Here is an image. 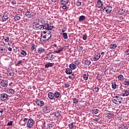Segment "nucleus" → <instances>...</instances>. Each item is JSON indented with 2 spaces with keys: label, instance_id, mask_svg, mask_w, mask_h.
<instances>
[{
  "label": "nucleus",
  "instance_id": "1",
  "mask_svg": "<svg viewBox=\"0 0 129 129\" xmlns=\"http://www.w3.org/2000/svg\"><path fill=\"white\" fill-rule=\"evenodd\" d=\"M112 101L115 104L119 105L122 102L123 98L119 96H116L113 97Z\"/></svg>",
  "mask_w": 129,
  "mask_h": 129
},
{
  "label": "nucleus",
  "instance_id": "2",
  "mask_svg": "<svg viewBox=\"0 0 129 129\" xmlns=\"http://www.w3.org/2000/svg\"><path fill=\"white\" fill-rule=\"evenodd\" d=\"M54 26H53L52 24H49V23L46 21V22L44 23V24H43L42 25V31H43V30H48V31H51V30H52V29H53Z\"/></svg>",
  "mask_w": 129,
  "mask_h": 129
},
{
  "label": "nucleus",
  "instance_id": "3",
  "mask_svg": "<svg viewBox=\"0 0 129 129\" xmlns=\"http://www.w3.org/2000/svg\"><path fill=\"white\" fill-rule=\"evenodd\" d=\"M33 28L34 30H42V27L37 21L33 23Z\"/></svg>",
  "mask_w": 129,
  "mask_h": 129
},
{
  "label": "nucleus",
  "instance_id": "4",
  "mask_svg": "<svg viewBox=\"0 0 129 129\" xmlns=\"http://www.w3.org/2000/svg\"><path fill=\"white\" fill-rule=\"evenodd\" d=\"M34 123H35V121L34 120V119L32 118L29 119L27 124V127L29 128H31V127H33V125H34Z\"/></svg>",
  "mask_w": 129,
  "mask_h": 129
},
{
  "label": "nucleus",
  "instance_id": "5",
  "mask_svg": "<svg viewBox=\"0 0 129 129\" xmlns=\"http://www.w3.org/2000/svg\"><path fill=\"white\" fill-rule=\"evenodd\" d=\"M1 99L3 101H7L9 100V95L6 93H3L1 95Z\"/></svg>",
  "mask_w": 129,
  "mask_h": 129
},
{
  "label": "nucleus",
  "instance_id": "6",
  "mask_svg": "<svg viewBox=\"0 0 129 129\" xmlns=\"http://www.w3.org/2000/svg\"><path fill=\"white\" fill-rule=\"evenodd\" d=\"M25 16L28 17V19H33L34 13L31 11H28L25 13Z\"/></svg>",
  "mask_w": 129,
  "mask_h": 129
},
{
  "label": "nucleus",
  "instance_id": "7",
  "mask_svg": "<svg viewBox=\"0 0 129 129\" xmlns=\"http://www.w3.org/2000/svg\"><path fill=\"white\" fill-rule=\"evenodd\" d=\"M36 104H37L38 106H44V101L42 99H38L36 101Z\"/></svg>",
  "mask_w": 129,
  "mask_h": 129
},
{
  "label": "nucleus",
  "instance_id": "8",
  "mask_svg": "<svg viewBox=\"0 0 129 129\" xmlns=\"http://www.w3.org/2000/svg\"><path fill=\"white\" fill-rule=\"evenodd\" d=\"M36 21H37V22L38 23V24H39V25H40V26H41V28H42L43 25H45V22H46V21H45V20H44V19L41 18L40 19L37 20Z\"/></svg>",
  "mask_w": 129,
  "mask_h": 129
},
{
  "label": "nucleus",
  "instance_id": "9",
  "mask_svg": "<svg viewBox=\"0 0 129 129\" xmlns=\"http://www.w3.org/2000/svg\"><path fill=\"white\" fill-rule=\"evenodd\" d=\"M96 7L97 8H98L99 9H103V3H102V1L101 0H98L97 1V4H96Z\"/></svg>",
  "mask_w": 129,
  "mask_h": 129
},
{
  "label": "nucleus",
  "instance_id": "10",
  "mask_svg": "<svg viewBox=\"0 0 129 129\" xmlns=\"http://www.w3.org/2000/svg\"><path fill=\"white\" fill-rule=\"evenodd\" d=\"M129 95V89H124L122 92V96H128Z\"/></svg>",
  "mask_w": 129,
  "mask_h": 129
},
{
  "label": "nucleus",
  "instance_id": "11",
  "mask_svg": "<svg viewBox=\"0 0 129 129\" xmlns=\"http://www.w3.org/2000/svg\"><path fill=\"white\" fill-rule=\"evenodd\" d=\"M51 37H52V35L51 34V32H49L43 36V39H46L47 41H48Z\"/></svg>",
  "mask_w": 129,
  "mask_h": 129
},
{
  "label": "nucleus",
  "instance_id": "12",
  "mask_svg": "<svg viewBox=\"0 0 129 129\" xmlns=\"http://www.w3.org/2000/svg\"><path fill=\"white\" fill-rule=\"evenodd\" d=\"M0 84L2 87H8V82H7V81H2L0 83Z\"/></svg>",
  "mask_w": 129,
  "mask_h": 129
},
{
  "label": "nucleus",
  "instance_id": "13",
  "mask_svg": "<svg viewBox=\"0 0 129 129\" xmlns=\"http://www.w3.org/2000/svg\"><path fill=\"white\" fill-rule=\"evenodd\" d=\"M48 97L50 100H53L54 99V93L53 92H49L48 93Z\"/></svg>",
  "mask_w": 129,
  "mask_h": 129
},
{
  "label": "nucleus",
  "instance_id": "14",
  "mask_svg": "<svg viewBox=\"0 0 129 129\" xmlns=\"http://www.w3.org/2000/svg\"><path fill=\"white\" fill-rule=\"evenodd\" d=\"M45 51H46L45 49L42 47H40L37 50V53L38 54H43V53H45Z\"/></svg>",
  "mask_w": 129,
  "mask_h": 129
},
{
  "label": "nucleus",
  "instance_id": "15",
  "mask_svg": "<svg viewBox=\"0 0 129 129\" xmlns=\"http://www.w3.org/2000/svg\"><path fill=\"white\" fill-rule=\"evenodd\" d=\"M101 56V55L99 53H97V54H95L93 58L94 61H97V60H98L100 58Z\"/></svg>",
  "mask_w": 129,
  "mask_h": 129
},
{
  "label": "nucleus",
  "instance_id": "16",
  "mask_svg": "<svg viewBox=\"0 0 129 129\" xmlns=\"http://www.w3.org/2000/svg\"><path fill=\"white\" fill-rule=\"evenodd\" d=\"M48 60H53L54 59V55L52 54V53H49L46 56Z\"/></svg>",
  "mask_w": 129,
  "mask_h": 129
},
{
  "label": "nucleus",
  "instance_id": "17",
  "mask_svg": "<svg viewBox=\"0 0 129 129\" xmlns=\"http://www.w3.org/2000/svg\"><path fill=\"white\" fill-rule=\"evenodd\" d=\"M53 94L55 98H60V96L61 95V93H60V92L56 91L54 92Z\"/></svg>",
  "mask_w": 129,
  "mask_h": 129
},
{
  "label": "nucleus",
  "instance_id": "18",
  "mask_svg": "<svg viewBox=\"0 0 129 129\" xmlns=\"http://www.w3.org/2000/svg\"><path fill=\"white\" fill-rule=\"evenodd\" d=\"M51 109H50V108L49 107H45L43 109V111L45 112V113H49L50 112Z\"/></svg>",
  "mask_w": 129,
  "mask_h": 129
},
{
  "label": "nucleus",
  "instance_id": "19",
  "mask_svg": "<svg viewBox=\"0 0 129 129\" xmlns=\"http://www.w3.org/2000/svg\"><path fill=\"white\" fill-rule=\"evenodd\" d=\"M112 9V7L111 6H107V8L105 10L106 13L107 14H110V13H111V9Z\"/></svg>",
  "mask_w": 129,
  "mask_h": 129
},
{
  "label": "nucleus",
  "instance_id": "20",
  "mask_svg": "<svg viewBox=\"0 0 129 129\" xmlns=\"http://www.w3.org/2000/svg\"><path fill=\"white\" fill-rule=\"evenodd\" d=\"M69 67L72 70H75V69H76V64L72 63L70 64Z\"/></svg>",
  "mask_w": 129,
  "mask_h": 129
},
{
  "label": "nucleus",
  "instance_id": "21",
  "mask_svg": "<svg viewBox=\"0 0 129 129\" xmlns=\"http://www.w3.org/2000/svg\"><path fill=\"white\" fill-rule=\"evenodd\" d=\"M8 19L9 16H8V15L5 14L2 17V22H6V21H7V20H8Z\"/></svg>",
  "mask_w": 129,
  "mask_h": 129
},
{
  "label": "nucleus",
  "instance_id": "22",
  "mask_svg": "<svg viewBox=\"0 0 129 129\" xmlns=\"http://www.w3.org/2000/svg\"><path fill=\"white\" fill-rule=\"evenodd\" d=\"M66 73L69 75L70 74H72V70L70 68H67L66 70Z\"/></svg>",
  "mask_w": 129,
  "mask_h": 129
},
{
  "label": "nucleus",
  "instance_id": "23",
  "mask_svg": "<svg viewBox=\"0 0 129 129\" xmlns=\"http://www.w3.org/2000/svg\"><path fill=\"white\" fill-rule=\"evenodd\" d=\"M54 65V63L48 62V63H46L45 65V68H49V67H53V66Z\"/></svg>",
  "mask_w": 129,
  "mask_h": 129
},
{
  "label": "nucleus",
  "instance_id": "24",
  "mask_svg": "<svg viewBox=\"0 0 129 129\" xmlns=\"http://www.w3.org/2000/svg\"><path fill=\"white\" fill-rule=\"evenodd\" d=\"M113 116H114V114L113 113H108L107 114V117H108V118H112V117H113Z\"/></svg>",
  "mask_w": 129,
  "mask_h": 129
},
{
  "label": "nucleus",
  "instance_id": "25",
  "mask_svg": "<svg viewBox=\"0 0 129 129\" xmlns=\"http://www.w3.org/2000/svg\"><path fill=\"white\" fill-rule=\"evenodd\" d=\"M69 0H60V3L61 5H67Z\"/></svg>",
  "mask_w": 129,
  "mask_h": 129
},
{
  "label": "nucleus",
  "instance_id": "26",
  "mask_svg": "<svg viewBox=\"0 0 129 129\" xmlns=\"http://www.w3.org/2000/svg\"><path fill=\"white\" fill-rule=\"evenodd\" d=\"M92 111L93 113H94L95 114H97V113L99 112V109L93 108L92 109Z\"/></svg>",
  "mask_w": 129,
  "mask_h": 129
},
{
  "label": "nucleus",
  "instance_id": "27",
  "mask_svg": "<svg viewBox=\"0 0 129 129\" xmlns=\"http://www.w3.org/2000/svg\"><path fill=\"white\" fill-rule=\"evenodd\" d=\"M109 47L111 50H114L116 48V44H111Z\"/></svg>",
  "mask_w": 129,
  "mask_h": 129
},
{
  "label": "nucleus",
  "instance_id": "28",
  "mask_svg": "<svg viewBox=\"0 0 129 129\" xmlns=\"http://www.w3.org/2000/svg\"><path fill=\"white\" fill-rule=\"evenodd\" d=\"M3 39L5 41V42H6L7 43H8L9 41H10V38H9L8 36H4Z\"/></svg>",
  "mask_w": 129,
  "mask_h": 129
},
{
  "label": "nucleus",
  "instance_id": "29",
  "mask_svg": "<svg viewBox=\"0 0 129 129\" xmlns=\"http://www.w3.org/2000/svg\"><path fill=\"white\" fill-rule=\"evenodd\" d=\"M84 20H85V16L82 15V16H80L79 20V22H82V21H84Z\"/></svg>",
  "mask_w": 129,
  "mask_h": 129
},
{
  "label": "nucleus",
  "instance_id": "30",
  "mask_svg": "<svg viewBox=\"0 0 129 129\" xmlns=\"http://www.w3.org/2000/svg\"><path fill=\"white\" fill-rule=\"evenodd\" d=\"M123 84L124 85H127V86H128L129 85V80H126L123 82Z\"/></svg>",
  "mask_w": 129,
  "mask_h": 129
},
{
  "label": "nucleus",
  "instance_id": "31",
  "mask_svg": "<svg viewBox=\"0 0 129 129\" xmlns=\"http://www.w3.org/2000/svg\"><path fill=\"white\" fill-rule=\"evenodd\" d=\"M116 82H113L112 83V88L113 89H116Z\"/></svg>",
  "mask_w": 129,
  "mask_h": 129
},
{
  "label": "nucleus",
  "instance_id": "32",
  "mask_svg": "<svg viewBox=\"0 0 129 129\" xmlns=\"http://www.w3.org/2000/svg\"><path fill=\"white\" fill-rule=\"evenodd\" d=\"M20 54L23 56H27V52L24 50H22L20 51Z\"/></svg>",
  "mask_w": 129,
  "mask_h": 129
},
{
  "label": "nucleus",
  "instance_id": "33",
  "mask_svg": "<svg viewBox=\"0 0 129 129\" xmlns=\"http://www.w3.org/2000/svg\"><path fill=\"white\" fill-rule=\"evenodd\" d=\"M73 124H74V122H72L70 124H69V127L70 129H73L74 128V126H73Z\"/></svg>",
  "mask_w": 129,
  "mask_h": 129
},
{
  "label": "nucleus",
  "instance_id": "34",
  "mask_svg": "<svg viewBox=\"0 0 129 129\" xmlns=\"http://www.w3.org/2000/svg\"><path fill=\"white\" fill-rule=\"evenodd\" d=\"M62 36H63V39H68V35L67 34V33L63 32L62 33Z\"/></svg>",
  "mask_w": 129,
  "mask_h": 129
},
{
  "label": "nucleus",
  "instance_id": "35",
  "mask_svg": "<svg viewBox=\"0 0 129 129\" xmlns=\"http://www.w3.org/2000/svg\"><path fill=\"white\" fill-rule=\"evenodd\" d=\"M61 51H63V48H58V50H56L54 51V53H56V54H59Z\"/></svg>",
  "mask_w": 129,
  "mask_h": 129
},
{
  "label": "nucleus",
  "instance_id": "36",
  "mask_svg": "<svg viewBox=\"0 0 129 129\" xmlns=\"http://www.w3.org/2000/svg\"><path fill=\"white\" fill-rule=\"evenodd\" d=\"M88 74H85L83 76V78L85 80H87L88 79Z\"/></svg>",
  "mask_w": 129,
  "mask_h": 129
},
{
  "label": "nucleus",
  "instance_id": "37",
  "mask_svg": "<svg viewBox=\"0 0 129 129\" xmlns=\"http://www.w3.org/2000/svg\"><path fill=\"white\" fill-rule=\"evenodd\" d=\"M85 63L86 65L89 66V65H90L91 64V61L90 60H87L85 61Z\"/></svg>",
  "mask_w": 129,
  "mask_h": 129
},
{
  "label": "nucleus",
  "instance_id": "38",
  "mask_svg": "<svg viewBox=\"0 0 129 129\" xmlns=\"http://www.w3.org/2000/svg\"><path fill=\"white\" fill-rule=\"evenodd\" d=\"M118 79L119 80H123V76L122 75H119L118 76Z\"/></svg>",
  "mask_w": 129,
  "mask_h": 129
},
{
  "label": "nucleus",
  "instance_id": "39",
  "mask_svg": "<svg viewBox=\"0 0 129 129\" xmlns=\"http://www.w3.org/2000/svg\"><path fill=\"white\" fill-rule=\"evenodd\" d=\"M21 19V17L18 15L15 16L14 20L15 21H19Z\"/></svg>",
  "mask_w": 129,
  "mask_h": 129
},
{
  "label": "nucleus",
  "instance_id": "40",
  "mask_svg": "<svg viewBox=\"0 0 129 129\" xmlns=\"http://www.w3.org/2000/svg\"><path fill=\"white\" fill-rule=\"evenodd\" d=\"M73 103H74V104H77V103H78V99H77L76 98H74Z\"/></svg>",
  "mask_w": 129,
  "mask_h": 129
},
{
  "label": "nucleus",
  "instance_id": "41",
  "mask_svg": "<svg viewBox=\"0 0 129 129\" xmlns=\"http://www.w3.org/2000/svg\"><path fill=\"white\" fill-rule=\"evenodd\" d=\"M47 126L48 127H49V128L51 129V128H53L54 125H53V124H47Z\"/></svg>",
  "mask_w": 129,
  "mask_h": 129
},
{
  "label": "nucleus",
  "instance_id": "42",
  "mask_svg": "<svg viewBox=\"0 0 129 129\" xmlns=\"http://www.w3.org/2000/svg\"><path fill=\"white\" fill-rule=\"evenodd\" d=\"M9 92L11 94H14L15 93V91L13 89H10Z\"/></svg>",
  "mask_w": 129,
  "mask_h": 129
},
{
  "label": "nucleus",
  "instance_id": "43",
  "mask_svg": "<svg viewBox=\"0 0 129 129\" xmlns=\"http://www.w3.org/2000/svg\"><path fill=\"white\" fill-rule=\"evenodd\" d=\"M54 115L56 117L60 116V113H59L58 111H56L54 113Z\"/></svg>",
  "mask_w": 129,
  "mask_h": 129
},
{
  "label": "nucleus",
  "instance_id": "44",
  "mask_svg": "<svg viewBox=\"0 0 129 129\" xmlns=\"http://www.w3.org/2000/svg\"><path fill=\"white\" fill-rule=\"evenodd\" d=\"M123 127L122 126L119 127L118 129H127V128H128L126 126H125V125H123Z\"/></svg>",
  "mask_w": 129,
  "mask_h": 129
},
{
  "label": "nucleus",
  "instance_id": "45",
  "mask_svg": "<svg viewBox=\"0 0 129 129\" xmlns=\"http://www.w3.org/2000/svg\"><path fill=\"white\" fill-rule=\"evenodd\" d=\"M82 39L83 40H84V41H85V40H86V39H87V36L85 34H83V36H82Z\"/></svg>",
  "mask_w": 129,
  "mask_h": 129
},
{
  "label": "nucleus",
  "instance_id": "46",
  "mask_svg": "<svg viewBox=\"0 0 129 129\" xmlns=\"http://www.w3.org/2000/svg\"><path fill=\"white\" fill-rule=\"evenodd\" d=\"M7 125H13V122L12 121H10V122H8Z\"/></svg>",
  "mask_w": 129,
  "mask_h": 129
},
{
  "label": "nucleus",
  "instance_id": "47",
  "mask_svg": "<svg viewBox=\"0 0 129 129\" xmlns=\"http://www.w3.org/2000/svg\"><path fill=\"white\" fill-rule=\"evenodd\" d=\"M77 6L78 7H80V6H81V2H77Z\"/></svg>",
  "mask_w": 129,
  "mask_h": 129
},
{
  "label": "nucleus",
  "instance_id": "48",
  "mask_svg": "<svg viewBox=\"0 0 129 129\" xmlns=\"http://www.w3.org/2000/svg\"><path fill=\"white\" fill-rule=\"evenodd\" d=\"M75 65H79V64H80V63L79 62V61L77 60L75 61Z\"/></svg>",
  "mask_w": 129,
  "mask_h": 129
},
{
  "label": "nucleus",
  "instance_id": "49",
  "mask_svg": "<svg viewBox=\"0 0 129 129\" xmlns=\"http://www.w3.org/2000/svg\"><path fill=\"white\" fill-rule=\"evenodd\" d=\"M11 4L13 5H17V2H16V1H13L11 2Z\"/></svg>",
  "mask_w": 129,
  "mask_h": 129
},
{
  "label": "nucleus",
  "instance_id": "50",
  "mask_svg": "<svg viewBox=\"0 0 129 129\" xmlns=\"http://www.w3.org/2000/svg\"><path fill=\"white\" fill-rule=\"evenodd\" d=\"M79 51H82V50H83V46H79Z\"/></svg>",
  "mask_w": 129,
  "mask_h": 129
},
{
  "label": "nucleus",
  "instance_id": "51",
  "mask_svg": "<svg viewBox=\"0 0 129 129\" xmlns=\"http://www.w3.org/2000/svg\"><path fill=\"white\" fill-rule=\"evenodd\" d=\"M94 89H95V92H98V90H99V88L98 87L95 88Z\"/></svg>",
  "mask_w": 129,
  "mask_h": 129
},
{
  "label": "nucleus",
  "instance_id": "52",
  "mask_svg": "<svg viewBox=\"0 0 129 129\" xmlns=\"http://www.w3.org/2000/svg\"><path fill=\"white\" fill-rule=\"evenodd\" d=\"M70 85L69 84H65V87L66 88H68L69 87H70Z\"/></svg>",
  "mask_w": 129,
  "mask_h": 129
},
{
  "label": "nucleus",
  "instance_id": "53",
  "mask_svg": "<svg viewBox=\"0 0 129 129\" xmlns=\"http://www.w3.org/2000/svg\"><path fill=\"white\" fill-rule=\"evenodd\" d=\"M123 88H124V87L122 86H121L120 87H119V89L120 90H121V91H122V90L123 91Z\"/></svg>",
  "mask_w": 129,
  "mask_h": 129
},
{
  "label": "nucleus",
  "instance_id": "54",
  "mask_svg": "<svg viewBox=\"0 0 129 129\" xmlns=\"http://www.w3.org/2000/svg\"><path fill=\"white\" fill-rule=\"evenodd\" d=\"M94 120H96V121H98L99 120V118L98 117H94Z\"/></svg>",
  "mask_w": 129,
  "mask_h": 129
},
{
  "label": "nucleus",
  "instance_id": "55",
  "mask_svg": "<svg viewBox=\"0 0 129 129\" xmlns=\"http://www.w3.org/2000/svg\"><path fill=\"white\" fill-rule=\"evenodd\" d=\"M67 31V29L64 28L62 29V33H64V32H66Z\"/></svg>",
  "mask_w": 129,
  "mask_h": 129
},
{
  "label": "nucleus",
  "instance_id": "56",
  "mask_svg": "<svg viewBox=\"0 0 129 129\" xmlns=\"http://www.w3.org/2000/svg\"><path fill=\"white\" fill-rule=\"evenodd\" d=\"M32 50H35V44H32Z\"/></svg>",
  "mask_w": 129,
  "mask_h": 129
},
{
  "label": "nucleus",
  "instance_id": "57",
  "mask_svg": "<svg viewBox=\"0 0 129 129\" xmlns=\"http://www.w3.org/2000/svg\"><path fill=\"white\" fill-rule=\"evenodd\" d=\"M62 8L63 10H66V9H67V6L64 5L62 6Z\"/></svg>",
  "mask_w": 129,
  "mask_h": 129
},
{
  "label": "nucleus",
  "instance_id": "58",
  "mask_svg": "<svg viewBox=\"0 0 129 129\" xmlns=\"http://www.w3.org/2000/svg\"><path fill=\"white\" fill-rule=\"evenodd\" d=\"M8 50H9L10 52H12V51H13V49H12L11 47H9L8 48Z\"/></svg>",
  "mask_w": 129,
  "mask_h": 129
},
{
  "label": "nucleus",
  "instance_id": "59",
  "mask_svg": "<svg viewBox=\"0 0 129 129\" xmlns=\"http://www.w3.org/2000/svg\"><path fill=\"white\" fill-rule=\"evenodd\" d=\"M125 54L126 55H129V51H125Z\"/></svg>",
  "mask_w": 129,
  "mask_h": 129
},
{
  "label": "nucleus",
  "instance_id": "60",
  "mask_svg": "<svg viewBox=\"0 0 129 129\" xmlns=\"http://www.w3.org/2000/svg\"><path fill=\"white\" fill-rule=\"evenodd\" d=\"M0 111L2 113H3V112H4V111H5V109H1Z\"/></svg>",
  "mask_w": 129,
  "mask_h": 129
},
{
  "label": "nucleus",
  "instance_id": "61",
  "mask_svg": "<svg viewBox=\"0 0 129 129\" xmlns=\"http://www.w3.org/2000/svg\"><path fill=\"white\" fill-rule=\"evenodd\" d=\"M22 62V60H20V61H19L18 62L17 64H18V65H19V64H21Z\"/></svg>",
  "mask_w": 129,
  "mask_h": 129
},
{
  "label": "nucleus",
  "instance_id": "62",
  "mask_svg": "<svg viewBox=\"0 0 129 129\" xmlns=\"http://www.w3.org/2000/svg\"><path fill=\"white\" fill-rule=\"evenodd\" d=\"M26 120H28V118H25L24 119H23V121H24V122H26Z\"/></svg>",
  "mask_w": 129,
  "mask_h": 129
},
{
  "label": "nucleus",
  "instance_id": "63",
  "mask_svg": "<svg viewBox=\"0 0 129 129\" xmlns=\"http://www.w3.org/2000/svg\"><path fill=\"white\" fill-rule=\"evenodd\" d=\"M69 79H72V78H73V77H72V76H69Z\"/></svg>",
  "mask_w": 129,
  "mask_h": 129
},
{
  "label": "nucleus",
  "instance_id": "64",
  "mask_svg": "<svg viewBox=\"0 0 129 129\" xmlns=\"http://www.w3.org/2000/svg\"><path fill=\"white\" fill-rule=\"evenodd\" d=\"M5 50V49H4V48H2L0 49L1 51H2V52L4 51V50Z\"/></svg>",
  "mask_w": 129,
  "mask_h": 129
}]
</instances>
